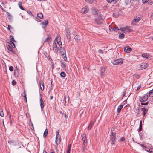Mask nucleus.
Segmentation results:
<instances>
[{
  "mask_svg": "<svg viewBox=\"0 0 153 153\" xmlns=\"http://www.w3.org/2000/svg\"><path fill=\"white\" fill-rule=\"evenodd\" d=\"M92 13L94 15H97L98 16L100 14V11L98 9L95 8H92L91 9Z\"/></svg>",
  "mask_w": 153,
  "mask_h": 153,
  "instance_id": "6",
  "label": "nucleus"
},
{
  "mask_svg": "<svg viewBox=\"0 0 153 153\" xmlns=\"http://www.w3.org/2000/svg\"><path fill=\"white\" fill-rule=\"evenodd\" d=\"M123 108V106L122 105H120L118 107H117V111L118 113H119L121 109Z\"/></svg>",
  "mask_w": 153,
  "mask_h": 153,
  "instance_id": "28",
  "label": "nucleus"
},
{
  "mask_svg": "<svg viewBox=\"0 0 153 153\" xmlns=\"http://www.w3.org/2000/svg\"><path fill=\"white\" fill-rule=\"evenodd\" d=\"M51 39V38L49 36H48L45 40V42H49Z\"/></svg>",
  "mask_w": 153,
  "mask_h": 153,
  "instance_id": "40",
  "label": "nucleus"
},
{
  "mask_svg": "<svg viewBox=\"0 0 153 153\" xmlns=\"http://www.w3.org/2000/svg\"><path fill=\"white\" fill-rule=\"evenodd\" d=\"M141 110L143 111V116H144L147 112L148 109L145 108H141Z\"/></svg>",
  "mask_w": 153,
  "mask_h": 153,
  "instance_id": "22",
  "label": "nucleus"
},
{
  "mask_svg": "<svg viewBox=\"0 0 153 153\" xmlns=\"http://www.w3.org/2000/svg\"><path fill=\"white\" fill-rule=\"evenodd\" d=\"M4 113L3 111V110L2 109H0V115L1 117H3L4 116Z\"/></svg>",
  "mask_w": 153,
  "mask_h": 153,
  "instance_id": "44",
  "label": "nucleus"
},
{
  "mask_svg": "<svg viewBox=\"0 0 153 153\" xmlns=\"http://www.w3.org/2000/svg\"><path fill=\"white\" fill-rule=\"evenodd\" d=\"M87 144H86L85 145H84V144H83L82 145V152H85V149H86V147L87 145Z\"/></svg>",
  "mask_w": 153,
  "mask_h": 153,
  "instance_id": "31",
  "label": "nucleus"
},
{
  "mask_svg": "<svg viewBox=\"0 0 153 153\" xmlns=\"http://www.w3.org/2000/svg\"><path fill=\"white\" fill-rule=\"evenodd\" d=\"M62 114V116H64L65 118H66L68 117V115L66 114V113H62L61 112H60Z\"/></svg>",
  "mask_w": 153,
  "mask_h": 153,
  "instance_id": "46",
  "label": "nucleus"
},
{
  "mask_svg": "<svg viewBox=\"0 0 153 153\" xmlns=\"http://www.w3.org/2000/svg\"><path fill=\"white\" fill-rule=\"evenodd\" d=\"M73 34L74 35V37L76 42H79L80 40L79 36L77 35V34L76 33L75 31L73 32Z\"/></svg>",
  "mask_w": 153,
  "mask_h": 153,
  "instance_id": "10",
  "label": "nucleus"
},
{
  "mask_svg": "<svg viewBox=\"0 0 153 153\" xmlns=\"http://www.w3.org/2000/svg\"><path fill=\"white\" fill-rule=\"evenodd\" d=\"M106 68H105L101 67L100 68V75L102 76L105 75Z\"/></svg>",
  "mask_w": 153,
  "mask_h": 153,
  "instance_id": "11",
  "label": "nucleus"
},
{
  "mask_svg": "<svg viewBox=\"0 0 153 153\" xmlns=\"http://www.w3.org/2000/svg\"><path fill=\"white\" fill-rule=\"evenodd\" d=\"M37 16L41 19H42L43 18V14L41 13H38L37 14Z\"/></svg>",
  "mask_w": 153,
  "mask_h": 153,
  "instance_id": "36",
  "label": "nucleus"
},
{
  "mask_svg": "<svg viewBox=\"0 0 153 153\" xmlns=\"http://www.w3.org/2000/svg\"><path fill=\"white\" fill-rule=\"evenodd\" d=\"M141 87V85H140L139 86L137 89V90H138Z\"/></svg>",
  "mask_w": 153,
  "mask_h": 153,
  "instance_id": "63",
  "label": "nucleus"
},
{
  "mask_svg": "<svg viewBox=\"0 0 153 153\" xmlns=\"http://www.w3.org/2000/svg\"><path fill=\"white\" fill-rule=\"evenodd\" d=\"M116 133H114L111 132V134L110 135V140L108 142L110 143L112 146L115 145L116 141Z\"/></svg>",
  "mask_w": 153,
  "mask_h": 153,
  "instance_id": "1",
  "label": "nucleus"
},
{
  "mask_svg": "<svg viewBox=\"0 0 153 153\" xmlns=\"http://www.w3.org/2000/svg\"><path fill=\"white\" fill-rule=\"evenodd\" d=\"M60 76L62 77H64L65 76L66 74L64 72H62L60 73Z\"/></svg>",
  "mask_w": 153,
  "mask_h": 153,
  "instance_id": "42",
  "label": "nucleus"
},
{
  "mask_svg": "<svg viewBox=\"0 0 153 153\" xmlns=\"http://www.w3.org/2000/svg\"><path fill=\"white\" fill-rule=\"evenodd\" d=\"M81 137L83 141V144H84V145H85L86 144H87V141L86 135L85 133L82 134L81 135Z\"/></svg>",
  "mask_w": 153,
  "mask_h": 153,
  "instance_id": "9",
  "label": "nucleus"
},
{
  "mask_svg": "<svg viewBox=\"0 0 153 153\" xmlns=\"http://www.w3.org/2000/svg\"><path fill=\"white\" fill-rule=\"evenodd\" d=\"M105 19V17L101 14L98 16V18H96L95 22L98 25L102 24L103 22V20Z\"/></svg>",
  "mask_w": 153,
  "mask_h": 153,
  "instance_id": "2",
  "label": "nucleus"
},
{
  "mask_svg": "<svg viewBox=\"0 0 153 153\" xmlns=\"http://www.w3.org/2000/svg\"><path fill=\"white\" fill-rule=\"evenodd\" d=\"M71 36H69V37L68 38V41H70L71 40Z\"/></svg>",
  "mask_w": 153,
  "mask_h": 153,
  "instance_id": "64",
  "label": "nucleus"
},
{
  "mask_svg": "<svg viewBox=\"0 0 153 153\" xmlns=\"http://www.w3.org/2000/svg\"><path fill=\"white\" fill-rule=\"evenodd\" d=\"M8 143L10 145L13 146H16L17 145V143L13 140H9L8 141Z\"/></svg>",
  "mask_w": 153,
  "mask_h": 153,
  "instance_id": "16",
  "label": "nucleus"
},
{
  "mask_svg": "<svg viewBox=\"0 0 153 153\" xmlns=\"http://www.w3.org/2000/svg\"><path fill=\"white\" fill-rule=\"evenodd\" d=\"M109 3L115 4L117 2L118 0H106Z\"/></svg>",
  "mask_w": 153,
  "mask_h": 153,
  "instance_id": "24",
  "label": "nucleus"
},
{
  "mask_svg": "<svg viewBox=\"0 0 153 153\" xmlns=\"http://www.w3.org/2000/svg\"><path fill=\"white\" fill-rule=\"evenodd\" d=\"M118 16L117 14L116 13H114L113 14V16L114 17H117Z\"/></svg>",
  "mask_w": 153,
  "mask_h": 153,
  "instance_id": "55",
  "label": "nucleus"
},
{
  "mask_svg": "<svg viewBox=\"0 0 153 153\" xmlns=\"http://www.w3.org/2000/svg\"><path fill=\"white\" fill-rule=\"evenodd\" d=\"M142 57L148 59L150 57V55L147 53H144L142 54Z\"/></svg>",
  "mask_w": 153,
  "mask_h": 153,
  "instance_id": "25",
  "label": "nucleus"
},
{
  "mask_svg": "<svg viewBox=\"0 0 153 153\" xmlns=\"http://www.w3.org/2000/svg\"><path fill=\"white\" fill-rule=\"evenodd\" d=\"M19 8L22 10H25L23 8V7L22 6H19Z\"/></svg>",
  "mask_w": 153,
  "mask_h": 153,
  "instance_id": "62",
  "label": "nucleus"
},
{
  "mask_svg": "<svg viewBox=\"0 0 153 153\" xmlns=\"http://www.w3.org/2000/svg\"><path fill=\"white\" fill-rule=\"evenodd\" d=\"M95 121H96V120H94V121H93V120L91 121L88 126V130H90L91 129V128L93 126L94 124Z\"/></svg>",
  "mask_w": 153,
  "mask_h": 153,
  "instance_id": "14",
  "label": "nucleus"
},
{
  "mask_svg": "<svg viewBox=\"0 0 153 153\" xmlns=\"http://www.w3.org/2000/svg\"><path fill=\"white\" fill-rule=\"evenodd\" d=\"M39 85L41 89L43 91L44 89V85L43 82L42 81H40L39 82Z\"/></svg>",
  "mask_w": 153,
  "mask_h": 153,
  "instance_id": "23",
  "label": "nucleus"
},
{
  "mask_svg": "<svg viewBox=\"0 0 153 153\" xmlns=\"http://www.w3.org/2000/svg\"><path fill=\"white\" fill-rule=\"evenodd\" d=\"M134 76H135L137 78H139L140 77V75H139V74H135V75H134Z\"/></svg>",
  "mask_w": 153,
  "mask_h": 153,
  "instance_id": "50",
  "label": "nucleus"
},
{
  "mask_svg": "<svg viewBox=\"0 0 153 153\" xmlns=\"http://www.w3.org/2000/svg\"><path fill=\"white\" fill-rule=\"evenodd\" d=\"M123 59H118L111 61V63L114 65H121L123 63Z\"/></svg>",
  "mask_w": 153,
  "mask_h": 153,
  "instance_id": "3",
  "label": "nucleus"
},
{
  "mask_svg": "<svg viewBox=\"0 0 153 153\" xmlns=\"http://www.w3.org/2000/svg\"><path fill=\"white\" fill-rule=\"evenodd\" d=\"M66 35L67 38H68L69 36H71L70 31L69 30H66Z\"/></svg>",
  "mask_w": 153,
  "mask_h": 153,
  "instance_id": "32",
  "label": "nucleus"
},
{
  "mask_svg": "<svg viewBox=\"0 0 153 153\" xmlns=\"http://www.w3.org/2000/svg\"><path fill=\"white\" fill-rule=\"evenodd\" d=\"M16 84V82H15V81L14 80H13L12 81V84L13 85H15Z\"/></svg>",
  "mask_w": 153,
  "mask_h": 153,
  "instance_id": "53",
  "label": "nucleus"
},
{
  "mask_svg": "<svg viewBox=\"0 0 153 153\" xmlns=\"http://www.w3.org/2000/svg\"><path fill=\"white\" fill-rule=\"evenodd\" d=\"M141 19V18L139 17L135 16L131 22V24L133 25H135Z\"/></svg>",
  "mask_w": 153,
  "mask_h": 153,
  "instance_id": "7",
  "label": "nucleus"
},
{
  "mask_svg": "<svg viewBox=\"0 0 153 153\" xmlns=\"http://www.w3.org/2000/svg\"><path fill=\"white\" fill-rule=\"evenodd\" d=\"M12 28H12V27H11V26L10 25H8L7 29H8L9 30H10V31H11V30H10V29H12Z\"/></svg>",
  "mask_w": 153,
  "mask_h": 153,
  "instance_id": "49",
  "label": "nucleus"
},
{
  "mask_svg": "<svg viewBox=\"0 0 153 153\" xmlns=\"http://www.w3.org/2000/svg\"><path fill=\"white\" fill-rule=\"evenodd\" d=\"M59 130H57L56 131V143L58 145L61 142L60 136L59 134Z\"/></svg>",
  "mask_w": 153,
  "mask_h": 153,
  "instance_id": "4",
  "label": "nucleus"
},
{
  "mask_svg": "<svg viewBox=\"0 0 153 153\" xmlns=\"http://www.w3.org/2000/svg\"><path fill=\"white\" fill-rule=\"evenodd\" d=\"M88 3H89L90 4H91L92 3V1L91 0H85Z\"/></svg>",
  "mask_w": 153,
  "mask_h": 153,
  "instance_id": "47",
  "label": "nucleus"
},
{
  "mask_svg": "<svg viewBox=\"0 0 153 153\" xmlns=\"http://www.w3.org/2000/svg\"><path fill=\"white\" fill-rule=\"evenodd\" d=\"M119 140L121 142L124 141L125 140V138L124 137H122Z\"/></svg>",
  "mask_w": 153,
  "mask_h": 153,
  "instance_id": "52",
  "label": "nucleus"
},
{
  "mask_svg": "<svg viewBox=\"0 0 153 153\" xmlns=\"http://www.w3.org/2000/svg\"><path fill=\"white\" fill-rule=\"evenodd\" d=\"M148 102H147L146 103H143V102L141 103V105H148Z\"/></svg>",
  "mask_w": 153,
  "mask_h": 153,
  "instance_id": "48",
  "label": "nucleus"
},
{
  "mask_svg": "<svg viewBox=\"0 0 153 153\" xmlns=\"http://www.w3.org/2000/svg\"><path fill=\"white\" fill-rule=\"evenodd\" d=\"M136 112L137 113H139V109L138 108H137L136 109Z\"/></svg>",
  "mask_w": 153,
  "mask_h": 153,
  "instance_id": "60",
  "label": "nucleus"
},
{
  "mask_svg": "<svg viewBox=\"0 0 153 153\" xmlns=\"http://www.w3.org/2000/svg\"><path fill=\"white\" fill-rule=\"evenodd\" d=\"M10 42H16V41H15V40H14V39L13 36H12V35L10 36Z\"/></svg>",
  "mask_w": 153,
  "mask_h": 153,
  "instance_id": "37",
  "label": "nucleus"
},
{
  "mask_svg": "<svg viewBox=\"0 0 153 153\" xmlns=\"http://www.w3.org/2000/svg\"><path fill=\"white\" fill-rule=\"evenodd\" d=\"M9 70L11 71H13V66H10L9 67Z\"/></svg>",
  "mask_w": 153,
  "mask_h": 153,
  "instance_id": "45",
  "label": "nucleus"
},
{
  "mask_svg": "<svg viewBox=\"0 0 153 153\" xmlns=\"http://www.w3.org/2000/svg\"><path fill=\"white\" fill-rule=\"evenodd\" d=\"M6 14L7 15V17L8 19H9V20L10 21L12 20V16L10 14L9 12H7L6 13Z\"/></svg>",
  "mask_w": 153,
  "mask_h": 153,
  "instance_id": "26",
  "label": "nucleus"
},
{
  "mask_svg": "<svg viewBox=\"0 0 153 153\" xmlns=\"http://www.w3.org/2000/svg\"><path fill=\"white\" fill-rule=\"evenodd\" d=\"M149 0H142V1L143 4L146 3Z\"/></svg>",
  "mask_w": 153,
  "mask_h": 153,
  "instance_id": "54",
  "label": "nucleus"
},
{
  "mask_svg": "<svg viewBox=\"0 0 153 153\" xmlns=\"http://www.w3.org/2000/svg\"><path fill=\"white\" fill-rule=\"evenodd\" d=\"M13 42H11V46H12L13 47V48H15V45L14 44V43H13Z\"/></svg>",
  "mask_w": 153,
  "mask_h": 153,
  "instance_id": "51",
  "label": "nucleus"
},
{
  "mask_svg": "<svg viewBox=\"0 0 153 153\" xmlns=\"http://www.w3.org/2000/svg\"><path fill=\"white\" fill-rule=\"evenodd\" d=\"M141 69H145L148 66V64L146 63H143L140 65Z\"/></svg>",
  "mask_w": 153,
  "mask_h": 153,
  "instance_id": "18",
  "label": "nucleus"
},
{
  "mask_svg": "<svg viewBox=\"0 0 153 153\" xmlns=\"http://www.w3.org/2000/svg\"><path fill=\"white\" fill-rule=\"evenodd\" d=\"M98 51L100 53H101V54H103V52L102 51V50H101V49L99 50H98Z\"/></svg>",
  "mask_w": 153,
  "mask_h": 153,
  "instance_id": "56",
  "label": "nucleus"
},
{
  "mask_svg": "<svg viewBox=\"0 0 153 153\" xmlns=\"http://www.w3.org/2000/svg\"><path fill=\"white\" fill-rule=\"evenodd\" d=\"M48 20H46L44 21H43L41 22V24L42 25H44V26H43V28H45L47 25L48 24Z\"/></svg>",
  "mask_w": 153,
  "mask_h": 153,
  "instance_id": "21",
  "label": "nucleus"
},
{
  "mask_svg": "<svg viewBox=\"0 0 153 153\" xmlns=\"http://www.w3.org/2000/svg\"><path fill=\"white\" fill-rule=\"evenodd\" d=\"M40 105L41 107V109L42 110L44 108V102L42 99V97L41 96L40 94Z\"/></svg>",
  "mask_w": 153,
  "mask_h": 153,
  "instance_id": "13",
  "label": "nucleus"
},
{
  "mask_svg": "<svg viewBox=\"0 0 153 153\" xmlns=\"http://www.w3.org/2000/svg\"><path fill=\"white\" fill-rule=\"evenodd\" d=\"M142 121L141 120L140 123V126L139 129H138V132H140L142 130Z\"/></svg>",
  "mask_w": 153,
  "mask_h": 153,
  "instance_id": "30",
  "label": "nucleus"
},
{
  "mask_svg": "<svg viewBox=\"0 0 153 153\" xmlns=\"http://www.w3.org/2000/svg\"><path fill=\"white\" fill-rule=\"evenodd\" d=\"M149 97H153V89L150 91L149 92Z\"/></svg>",
  "mask_w": 153,
  "mask_h": 153,
  "instance_id": "39",
  "label": "nucleus"
},
{
  "mask_svg": "<svg viewBox=\"0 0 153 153\" xmlns=\"http://www.w3.org/2000/svg\"><path fill=\"white\" fill-rule=\"evenodd\" d=\"M131 49L129 46H127L124 48V52L127 53H129L131 51Z\"/></svg>",
  "mask_w": 153,
  "mask_h": 153,
  "instance_id": "17",
  "label": "nucleus"
},
{
  "mask_svg": "<svg viewBox=\"0 0 153 153\" xmlns=\"http://www.w3.org/2000/svg\"><path fill=\"white\" fill-rule=\"evenodd\" d=\"M48 129H46L45 130V131L44 133L43 137L45 138L47 135L48 134Z\"/></svg>",
  "mask_w": 153,
  "mask_h": 153,
  "instance_id": "35",
  "label": "nucleus"
},
{
  "mask_svg": "<svg viewBox=\"0 0 153 153\" xmlns=\"http://www.w3.org/2000/svg\"><path fill=\"white\" fill-rule=\"evenodd\" d=\"M60 53L62 56L63 58L65 61H66L67 60V58L66 57V51L65 49L63 48H62L60 50Z\"/></svg>",
  "mask_w": 153,
  "mask_h": 153,
  "instance_id": "5",
  "label": "nucleus"
},
{
  "mask_svg": "<svg viewBox=\"0 0 153 153\" xmlns=\"http://www.w3.org/2000/svg\"><path fill=\"white\" fill-rule=\"evenodd\" d=\"M88 10L89 8L88 7L86 6H85L82 9L81 13H86L88 12Z\"/></svg>",
  "mask_w": 153,
  "mask_h": 153,
  "instance_id": "15",
  "label": "nucleus"
},
{
  "mask_svg": "<svg viewBox=\"0 0 153 153\" xmlns=\"http://www.w3.org/2000/svg\"><path fill=\"white\" fill-rule=\"evenodd\" d=\"M53 48L55 52L57 53L58 52V49L56 43V42L53 43Z\"/></svg>",
  "mask_w": 153,
  "mask_h": 153,
  "instance_id": "20",
  "label": "nucleus"
},
{
  "mask_svg": "<svg viewBox=\"0 0 153 153\" xmlns=\"http://www.w3.org/2000/svg\"><path fill=\"white\" fill-rule=\"evenodd\" d=\"M71 144L68 145L67 153H70L71 149Z\"/></svg>",
  "mask_w": 153,
  "mask_h": 153,
  "instance_id": "34",
  "label": "nucleus"
},
{
  "mask_svg": "<svg viewBox=\"0 0 153 153\" xmlns=\"http://www.w3.org/2000/svg\"><path fill=\"white\" fill-rule=\"evenodd\" d=\"M149 152H153V148L150 149L149 150Z\"/></svg>",
  "mask_w": 153,
  "mask_h": 153,
  "instance_id": "58",
  "label": "nucleus"
},
{
  "mask_svg": "<svg viewBox=\"0 0 153 153\" xmlns=\"http://www.w3.org/2000/svg\"><path fill=\"white\" fill-rule=\"evenodd\" d=\"M56 39V42L58 45L60 46V45H62V43L61 41V37L60 36H59L57 37L55 40Z\"/></svg>",
  "mask_w": 153,
  "mask_h": 153,
  "instance_id": "19",
  "label": "nucleus"
},
{
  "mask_svg": "<svg viewBox=\"0 0 153 153\" xmlns=\"http://www.w3.org/2000/svg\"><path fill=\"white\" fill-rule=\"evenodd\" d=\"M109 29L111 31L113 30L115 31L116 32L118 31L119 30V29L117 27H113L112 28L111 27V28H109Z\"/></svg>",
  "mask_w": 153,
  "mask_h": 153,
  "instance_id": "27",
  "label": "nucleus"
},
{
  "mask_svg": "<svg viewBox=\"0 0 153 153\" xmlns=\"http://www.w3.org/2000/svg\"><path fill=\"white\" fill-rule=\"evenodd\" d=\"M30 128L32 130H33L34 129L33 126V124H32V125L30 126Z\"/></svg>",
  "mask_w": 153,
  "mask_h": 153,
  "instance_id": "57",
  "label": "nucleus"
},
{
  "mask_svg": "<svg viewBox=\"0 0 153 153\" xmlns=\"http://www.w3.org/2000/svg\"><path fill=\"white\" fill-rule=\"evenodd\" d=\"M7 48L11 52H13V51L12 48L11 46V45H9L8 46H7Z\"/></svg>",
  "mask_w": 153,
  "mask_h": 153,
  "instance_id": "38",
  "label": "nucleus"
},
{
  "mask_svg": "<svg viewBox=\"0 0 153 153\" xmlns=\"http://www.w3.org/2000/svg\"><path fill=\"white\" fill-rule=\"evenodd\" d=\"M24 95L23 96V97H24V101L25 102H27V97L26 96V95L25 94V91H24Z\"/></svg>",
  "mask_w": 153,
  "mask_h": 153,
  "instance_id": "41",
  "label": "nucleus"
},
{
  "mask_svg": "<svg viewBox=\"0 0 153 153\" xmlns=\"http://www.w3.org/2000/svg\"><path fill=\"white\" fill-rule=\"evenodd\" d=\"M148 98V95L147 94H145L144 96L140 97L139 101L141 102H145L147 100Z\"/></svg>",
  "mask_w": 153,
  "mask_h": 153,
  "instance_id": "8",
  "label": "nucleus"
},
{
  "mask_svg": "<svg viewBox=\"0 0 153 153\" xmlns=\"http://www.w3.org/2000/svg\"><path fill=\"white\" fill-rule=\"evenodd\" d=\"M60 62L61 64V66L62 67H63L64 68H65L66 67V65L65 62H64V61L62 60L60 61Z\"/></svg>",
  "mask_w": 153,
  "mask_h": 153,
  "instance_id": "29",
  "label": "nucleus"
},
{
  "mask_svg": "<svg viewBox=\"0 0 153 153\" xmlns=\"http://www.w3.org/2000/svg\"><path fill=\"white\" fill-rule=\"evenodd\" d=\"M140 146L143 148V149H145L146 148V147L144 146L143 145L141 144L140 145Z\"/></svg>",
  "mask_w": 153,
  "mask_h": 153,
  "instance_id": "61",
  "label": "nucleus"
},
{
  "mask_svg": "<svg viewBox=\"0 0 153 153\" xmlns=\"http://www.w3.org/2000/svg\"><path fill=\"white\" fill-rule=\"evenodd\" d=\"M121 31L124 33H126L127 32H128L130 31V29H129V27L128 26H126L125 27L120 28Z\"/></svg>",
  "mask_w": 153,
  "mask_h": 153,
  "instance_id": "12",
  "label": "nucleus"
},
{
  "mask_svg": "<svg viewBox=\"0 0 153 153\" xmlns=\"http://www.w3.org/2000/svg\"><path fill=\"white\" fill-rule=\"evenodd\" d=\"M125 35L123 33H120L119 35V37L120 39H122L124 37Z\"/></svg>",
  "mask_w": 153,
  "mask_h": 153,
  "instance_id": "33",
  "label": "nucleus"
},
{
  "mask_svg": "<svg viewBox=\"0 0 153 153\" xmlns=\"http://www.w3.org/2000/svg\"><path fill=\"white\" fill-rule=\"evenodd\" d=\"M64 100H65V103L68 102L69 101V99L68 97L66 98V97H64Z\"/></svg>",
  "mask_w": 153,
  "mask_h": 153,
  "instance_id": "43",
  "label": "nucleus"
},
{
  "mask_svg": "<svg viewBox=\"0 0 153 153\" xmlns=\"http://www.w3.org/2000/svg\"><path fill=\"white\" fill-rule=\"evenodd\" d=\"M18 4V6H19V7L21 6H22V3L21 1H20L19 2Z\"/></svg>",
  "mask_w": 153,
  "mask_h": 153,
  "instance_id": "59",
  "label": "nucleus"
}]
</instances>
